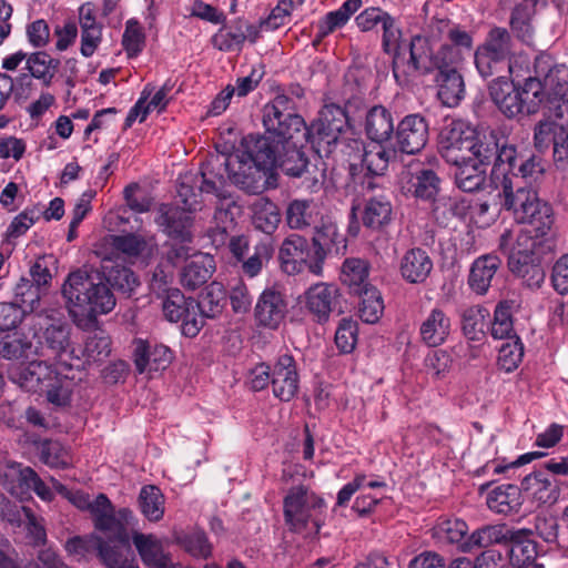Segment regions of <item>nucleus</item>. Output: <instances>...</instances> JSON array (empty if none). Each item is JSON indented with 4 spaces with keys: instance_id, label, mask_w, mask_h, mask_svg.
<instances>
[{
    "instance_id": "1",
    "label": "nucleus",
    "mask_w": 568,
    "mask_h": 568,
    "mask_svg": "<svg viewBox=\"0 0 568 568\" xmlns=\"http://www.w3.org/2000/svg\"><path fill=\"white\" fill-rule=\"evenodd\" d=\"M265 134L245 136L242 150L230 154L223 164L229 179L241 190L260 194L266 190L271 171L277 166L283 146L288 139L301 138L304 119L294 113V102L277 94L263 109Z\"/></svg>"
},
{
    "instance_id": "2",
    "label": "nucleus",
    "mask_w": 568,
    "mask_h": 568,
    "mask_svg": "<svg viewBox=\"0 0 568 568\" xmlns=\"http://www.w3.org/2000/svg\"><path fill=\"white\" fill-rule=\"evenodd\" d=\"M69 315L75 323L97 320L113 311L116 300L101 272L78 268L70 272L61 287Z\"/></svg>"
},
{
    "instance_id": "3",
    "label": "nucleus",
    "mask_w": 568,
    "mask_h": 568,
    "mask_svg": "<svg viewBox=\"0 0 568 568\" xmlns=\"http://www.w3.org/2000/svg\"><path fill=\"white\" fill-rule=\"evenodd\" d=\"M501 187V206L509 211L515 221L520 224H529L536 232V237L546 235L554 222L551 205L541 200L532 186H525L518 181V176H505L498 185Z\"/></svg>"
},
{
    "instance_id": "4",
    "label": "nucleus",
    "mask_w": 568,
    "mask_h": 568,
    "mask_svg": "<svg viewBox=\"0 0 568 568\" xmlns=\"http://www.w3.org/2000/svg\"><path fill=\"white\" fill-rule=\"evenodd\" d=\"M326 501L304 485L293 486L283 499L284 521L295 534L318 535L325 523Z\"/></svg>"
},
{
    "instance_id": "5",
    "label": "nucleus",
    "mask_w": 568,
    "mask_h": 568,
    "mask_svg": "<svg viewBox=\"0 0 568 568\" xmlns=\"http://www.w3.org/2000/svg\"><path fill=\"white\" fill-rule=\"evenodd\" d=\"M382 29L383 50L393 55V74L398 82H405L406 75L414 72L426 73L429 71L425 52L426 41L423 38L415 37L410 40L408 44L409 60L405 64L404 58L400 55V30L395 26L394 18L388 16L382 23Z\"/></svg>"
},
{
    "instance_id": "6",
    "label": "nucleus",
    "mask_w": 568,
    "mask_h": 568,
    "mask_svg": "<svg viewBox=\"0 0 568 568\" xmlns=\"http://www.w3.org/2000/svg\"><path fill=\"white\" fill-rule=\"evenodd\" d=\"M347 125L348 119L345 110L336 104H327L320 112L318 119L310 128L306 126L307 141L317 146V151L323 148L328 153Z\"/></svg>"
},
{
    "instance_id": "7",
    "label": "nucleus",
    "mask_w": 568,
    "mask_h": 568,
    "mask_svg": "<svg viewBox=\"0 0 568 568\" xmlns=\"http://www.w3.org/2000/svg\"><path fill=\"white\" fill-rule=\"evenodd\" d=\"M281 268L288 275H294L308 268L311 273H322V261L311 255V248L305 237L298 234L288 235L282 243L278 252Z\"/></svg>"
},
{
    "instance_id": "8",
    "label": "nucleus",
    "mask_w": 568,
    "mask_h": 568,
    "mask_svg": "<svg viewBox=\"0 0 568 568\" xmlns=\"http://www.w3.org/2000/svg\"><path fill=\"white\" fill-rule=\"evenodd\" d=\"M447 42L443 43L433 55V65L438 71L458 70L462 67L465 54L473 48V37L458 26L452 27L446 34Z\"/></svg>"
},
{
    "instance_id": "9",
    "label": "nucleus",
    "mask_w": 568,
    "mask_h": 568,
    "mask_svg": "<svg viewBox=\"0 0 568 568\" xmlns=\"http://www.w3.org/2000/svg\"><path fill=\"white\" fill-rule=\"evenodd\" d=\"M191 298L173 288L168 291L162 305L165 318L170 322H182V333L187 337L196 336L203 327V316L195 314V308L191 310Z\"/></svg>"
},
{
    "instance_id": "10",
    "label": "nucleus",
    "mask_w": 568,
    "mask_h": 568,
    "mask_svg": "<svg viewBox=\"0 0 568 568\" xmlns=\"http://www.w3.org/2000/svg\"><path fill=\"white\" fill-rule=\"evenodd\" d=\"M534 73L541 78L548 94V108L556 105L568 93V69L555 63L548 54H539L535 59Z\"/></svg>"
},
{
    "instance_id": "11",
    "label": "nucleus",
    "mask_w": 568,
    "mask_h": 568,
    "mask_svg": "<svg viewBox=\"0 0 568 568\" xmlns=\"http://www.w3.org/2000/svg\"><path fill=\"white\" fill-rule=\"evenodd\" d=\"M307 135L308 132L306 130V123L304 122L302 136L287 140L281 152L277 166H280L286 175L292 178H305V180L310 181L307 187L314 189L318 185V180L315 176H308L311 174L308 159L302 151L304 143L307 142Z\"/></svg>"
},
{
    "instance_id": "12",
    "label": "nucleus",
    "mask_w": 568,
    "mask_h": 568,
    "mask_svg": "<svg viewBox=\"0 0 568 568\" xmlns=\"http://www.w3.org/2000/svg\"><path fill=\"white\" fill-rule=\"evenodd\" d=\"M271 386L273 395L282 402H290L297 395L300 373L292 355L283 354L275 359L272 365Z\"/></svg>"
},
{
    "instance_id": "13",
    "label": "nucleus",
    "mask_w": 568,
    "mask_h": 568,
    "mask_svg": "<svg viewBox=\"0 0 568 568\" xmlns=\"http://www.w3.org/2000/svg\"><path fill=\"white\" fill-rule=\"evenodd\" d=\"M155 223L164 234L173 240L181 243L192 241V212L180 206L161 204L158 209Z\"/></svg>"
},
{
    "instance_id": "14",
    "label": "nucleus",
    "mask_w": 568,
    "mask_h": 568,
    "mask_svg": "<svg viewBox=\"0 0 568 568\" xmlns=\"http://www.w3.org/2000/svg\"><path fill=\"white\" fill-rule=\"evenodd\" d=\"M428 123L420 114L406 115L395 131L398 148L407 154L423 150L428 141Z\"/></svg>"
},
{
    "instance_id": "15",
    "label": "nucleus",
    "mask_w": 568,
    "mask_h": 568,
    "mask_svg": "<svg viewBox=\"0 0 568 568\" xmlns=\"http://www.w3.org/2000/svg\"><path fill=\"white\" fill-rule=\"evenodd\" d=\"M90 513L95 529L104 534H112L114 540L123 546L129 545L128 529L116 519L114 507L106 495L99 494L93 499Z\"/></svg>"
},
{
    "instance_id": "16",
    "label": "nucleus",
    "mask_w": 568,
    "mask_h": 568,
    "mask_svg": "<svg viewBox=\"0 0 568 568\" xmlns=\"http://www.w3.org/2000/svg\"><path fill=\"white\" fill-rule=\"evenodd\" d=\"M287 313L283 294L275 288H265L255 305L254 314L261 326L276 329Z\"/></svg>"
},
{
    "instance_id": "17",
    "label": "nucleus",
    "mask_w": 568,
    "mask_h": 568,
    "mask_svg": "<svg viewBox=\"0 0 568 568\" xmlns=\"http://www.w3.org/2000/svg\"><path fill=\"white\" fill-rule=\"evenodd\" d=\"M134 345V364L140 374L163 371L172 361V353L164 345H152L143 339H136Z\"/></svg>"
},
{
    "instance_id": "18",
    "label": "nucleus",
    "mask_w": 568,
    "mask_h": 568,
    "mask_svg": "<svg viewBox=\"0 0 568 568\" xmlns=\"http://www.w3.org/2000/svg\"><path fill=\"white\" fill-rule=\"evenodd\" d=\"M474 63L478 74L483 79L503 73L520 77L521 71L527 70L525 65L517 63V60L505 59L479 47H477L474 52Z\"/></svg>"
},
{
    "instance_id": "19",
    "label": "nucleus",
    "mask_w": 568,
    "mask_h": 568,
    "mask_svg": "<svg viewBox=\"0 0 568 568\" xmlns=\"http://www.w3.org/2000/svg\"><path fill=\"white\" fill-rule=\"evenodd\" d=\"M537 239L529 231L521 229L505 230L499 237L498 250L508 261L537 256Z\"/></svg>"
},
{
    "instance_id": "20",
    "label": "nucleus",
    "mask_w": 568,
    "mask_h": 568,
    "mask_svg": "<svg viewBox=\"0 0 568 568\" xmlns=\"http://www.w3.org/2000/svg\"><path fill=\"white\" fill-rule=\"evenodd\" d=\"M452 321L446 312L435 306L422 321L419 336L424 344L429 347L443 345L450 334Z\"/></svg>"
},
{
    "instance_id": "21",
    "label": "nucleus",
    "mask_w": 568,
    "mask_h": 568,
    "mask_svg": "<svg viewBox=\"0 0 568 568\" xmlns=\"http://www.w3.org/2000/svg\"><path fill=\"white\" fill-rule=\"evenodd\" d=\"M534 531L527 528H515L507 544L509 562L517 568L530 566L537 557V542L532 539Z\"/></svg>"
},
{
    "instance_id": "22",
    "label": "nucleus",
    "mask_w": 568,
    "mask_h": 568,
    "mask_svg": "<svg viewBox=\"0 0 568 568\" xmlns=\"http://www.w3.org/2000/svg\"><path fill=\"white\" fill-rule=\"evenodd\" d=\"M70 331V325L63 322H54L48 325L39 336L41 351L38 349V354L62 357L64 354L72 353Z\"/></svg>"
},
{
    "instance_id": "23",
    "label": "nucleus",
    "mask_w": 568,
    "mask_h": 568,
    "mask_svg": "<svg viewBox=\"0 0 568 568\" xmlns=\"http://www.w3.org/2000/svg\"><path fill=\"white\" fill-rule=\"evenodd\" d=\"M337 300L338 291L334 285L318 283L306 292V307L320 323L326 322L336 310Z\"/></svg>"
},
{
    "instance_id": "24",
    "label": "nucleus",
    "mask_w": 568,
    "mask_h": 568,
    "mask_svg": "<svg viewBox=\"0 0 568 568\" xmlns=\"http://www.w3.org/2000/svg\"><path fill=\"white\" fill-rule=\"evenodd\" d=\"M477 47L505 59L517 60V63L523 64L528 69V58L523 53L516 52L513 36L506 28L493 27L485 36L483 42Z\"/></svg>"
},
{
    "instance_id": "25",
    "label": "nucleus",
    "mask_w": 568,
    "mask_h": 568,
    "mask_svg": "<svg viewBox=\"0 0 568 568\" xmlns=\"http://www.w3.org/2000/svg\"><path fill=\"white\" fill-rule=\"evenodd\" d=\"M520 490L538 505L554 504L558 498V487L545 470H536L525 476Z\"/></svg>"
},
{
    "instance_id": "26",
    "label": "nucleus",
    "mask_w": 568,
    "mask_h": 568,
    "mask_svg": "<svg viewBox=\"0 0 568 568\" xmlns=\"http://www.w3.org/2000/svg\"><path fill=\"white\" fill-rule=\"evenodd\" d=\"M132 540L145 566L150 568L174 567L172 558L164 552L161 541L154 535L134 531Z\"/></svg>"
},
{
    "instance_id": "27",
    "label": "nucleus",
    "mask_w": 568,
    "mask_h": 568,
    "mask_svg": "<svg viewBox=\"0 0 568 568\" xmlns=\"http://www.w3.org/2000/svg\"><path fill=\"white\" fill-rule=\"evenodd\" d=\"M432 270V258L425 250L419 247L408 250L399 262V273L410 284L424 283Z\"/></svg>"
},
{
    "instance_id": "28",
    "label": "nucleus",
    "mask_w": 568,
    "mask_h": 568,
    "mask_svg": "<svg viewBox=\"0 0 568 568\" xmlns=\"http://www.w3.org/2000/svg\"><path fill=\"white\" fill-rule=\"evenodd\" d=\"M215 270L214 258L209 254L197 253L183 266L180 281L189 290H195L204 285Z\"/></svg>"
},
{
    "instance_id": "29",
    "label": "nucleus",
    "mask_w": 568,
    "mask_h": 568,
    "mask_svg": "<svg viewBox=\"0 0 568 568\" xmlns=\"http://www.w3.org/2000/svg\"><path fill=\"white\" fill-rule=\"evenodd\" d=\"M499 266L500 260L496 255L487 254L476 258L468 276L469 287L478 295L486 294Z\"/></svg>"
},
{
    "instance_id": "30",
    "label": "nucleus",
    "mask_w": 568,
    "mask_h": 568,
    "mask_svg": "<svg viewBox=\"0 0 568 568\" xmlns=\"http://www.w3.org/2000/svg\"><path fill=\"white\" fill-rule=\"evenodd\" d=\"M514 530V527L505 524L484 526L467 538L462 550L469 551L473 547H489L494 544L507 546Z\"/></svg>"
},
{
    "instance_id": "31",
    "label": "nucleus",
    "mask_w": 568,
    "mask_h": 568,
    "mask_svg": "<svg viewBox=\"0 0 568 568\" xmlns=\"http://www.w3.org/2000/svg\"><path fill=\"white\" fill-rule=\"evenodd\" d=\"M54 369L42 361H32L12 372V379L28 392H41Z\"/></svg>"
},
{
    "instance_id": "32",
    "label": "nucleus",
    "mask_w": 568,
    "mask_h": 568,
    "mask_svg": "<svg viewBox=\"0 0 568 568\" xmlns=\"http://www.w3.org/2000/svg\"><path fill=\"white\" fill-rule=\"evenodd\" d=\"M365 132L373 142L388 141L394 133V120L390 111L383 105L369 109L365 119Z\"/></svg>"
},
{
    "instance_id": "33",
    "label": "nucleus",
    "mask_w": 568,
    "mask_h": 568,
    "mask_svg": "<svg viewBox=\"0 0 568 568\" xmlns=\"http://www.w3.org/2000/svg\"><path fill=\"white\" fill-rule=\"evenodd\" d=\"M437 97L446 106H456L465 95L464 79L458 70L438 71L436 75Z\"/></svg>"
},
{
    "instance_id": "34",
    "label": "nucleus",
    "mask_w": 568,
    "mask_h": 568,
    "mask_svg": "<svg viewBox=\"0 0 568 568\" xmlns=\"http://www.w3.org/2000/svg\"><path fill=\"white\" fill-rule=\"evenodd\" d=\"M521 505V490L516 485L498 486L487 496V506L497 514L510 515L518 513Z\"/></svg>"
},
{
    "instance_id": "35",
    "label": "nucleus",
    "mask_w": 568,
    "mask_h": 568,
    "mask_svg": "<svg viewBox=\"0 0 568 568\" xmlns=\"http://www.w3.org/2000/svg\"><path fill=\"white\" fill-rule=\"evenodd\" d=\"M509 272L530 290H538L546 277L538 256L508 261Z\"/></svg>"
},
{
    "instance_id": "36",
    "label": "nucleus",
    "mask_w": 568,
    "mask_h": 568,
    "mask_svg": "<svg viewBox=\"0 0 568 568\" xmlns=\"http://www.w3.org/2000/svg\"><path fill=\"white\" fill-rule=\"evenodd\" d=\"M537 0H523L517 4L510 17V28L517 39L526 44H531L534 39V29L531 19L536 13Z\"/></svg>"
},
{
    "instance_id": "37",
    "label": "nucleus",
    "mask_w": 568,
    "mask_h": 568,
    "mask_svg": "<svg viewBox=\"0 0 568 568\" xmlns=\"http://www.w3.org/2000/svg\"><path fill=\"white\" fill-rule=\"evenodd\" d=\"M28 470L33 469L16 462H7L0 465V481L4 489L16 497L22 498L27 495Z\"/></svg>"
},
{
    "instance_id": "38",
    "label": "nucleus",
    "mask_w": 568,
    "mask_h": 568,
    "mask_svg": "<svg viewBox=\"0 0 568 568\" xmlns=\"http://www.w3.org/2000/svg\"><path fill=\"white\" fill-rule=\"evenodd\" d=\"M28 470L33 469L16 462H7L0 465V481L4 489L16 497L22 498L27 495Z\"/></svg>"
},
{
    "instance_id": "39",
    "label": "nucleus",
    "mask_w": 568,
    "mask_h": 568,
    "mask_svg": "<svg viewBox=\"0 0 568 568\" xmlns=\"http://www.w3.org/2000/svg\"><path fill=\"white\" fill-rule=\"evenodd\" d=\"M252 220L255 229L263 233L273 234L280 222L281 213L277 205L266 197H258L252 204Z\"/></svg>"
},
{
    "instance_id": "40",
    "label": "nucleus",
    "mask_w": 568,
    "mask_h": 568,
    "mask_svg": "<svg viewBox=\"0 0 568 568\" xmlns=\"http://www.w3.org/2000/svg\"><path fill=\"white\" fill-rule=\"evenodd\" d=\"M392 204L385 196H374L366 201L363 212V225L371 230H381L392 220Z\"/></svg>"
},
{
    "instance_id": "41",
    "label": "nucleus",
    "mask_w": 568,
    "mask_h": 568,
    "mask_svg": "<svg viewBox=\"0 0 568 568\" xmlns=\"http://www.w3.org/2000/svg\"><path fill=\"white\" fill-rule=\"evenodd\" d=\"M397 156L394 148H387L382 143L374 142L364 150L362 165L372 175H384L389 163Z\"/></svg>"
},
{
    "instance_id": "42",
    "label": "nucleus",
    "mask_w": 568,
    "mask_h": 568,
    "mask_svg": "<svg viewBox=\"0 0 568 568\" xmlns=\"http://www.w3.org/2000/svg\"><path fill=\"white\" fill-rule=\"evenodd\" d=\"M225 294L220 283L213 282L207 286L206 292L200 301L191 298V310L195 308V314L205 318H214L222 313L224 307Z\"/></svg>"
},
{
    "instance_id": "43",
    "label": "nucleus",
    "mask_w": 568,
    "mask_h": 568,
    "mask_svg": "<svg viewBox=\"0 0 568 568\" xmlns=\"http://www.w3.org/2000/svg\"><path fill=\"white\" fill-rule=\"evenodd\" d=\"M439 191V178L430 169H416L408 181L407 192L420 200H434Z\"/></svg>"
},
{
    "instance_id": "44",
    "label": "nucleus",
    "mask_w": 568,
    "mask_h": 568,
    "mask_svg": "<svg viewBox=\"0 0 568 568\" xmlns=\"http://www.w3.org/2000/svg\"><path fill=\"white\" fill-rule=\"evenodd\" d=\"M313 244L315 247V255L323 262L326 252L331 251L334 245L343 242V236L338 233L335 222L329 217L321 219L320 224H314Z\"/></svg>"
},
{
    "instance_id": "45",
    "label": "nucleus",
    "mask_w": 568,
    "mask_h": 568,
    "mask_svg": "<svg viewBox=\"0 0 568 568\" xmlns=\"http://www.w3.org/2000/svg\"><path fill=\"white\" fill-rule=\"evenodd\" d=\"M138 503L140 511L149 521L156 523L163 518L165 498L156 486H143L140 490Z\"/></svg>"
},
{
    "instance_id": "46",
    "label": "nucleus",
    "mask_w": 568,
    "mask_h": 568,
    "mask_svg": "<svg viewBox=\"0 0 568 568\" xmlns=\"http://www.w3.org/2000/svg\"><path fill=\"white\" fill-rule=\"evenodd\" d=\"M38 354V347L23 333L13 332L0 339V356L4 359L28 358Z\"/></svg>"
},
{
    "instance_id": "47",
    "label": "nucleus",
    "mask_w": 568,
    "mask_h": 568,
    "mask_svg": "<svg viewBox=\"0 0 568 568\" xmlns=\"http://www.w3.org/2000/svg\"><path fill=\"white\" fill-rule=\"evenodd\" d=\"M104 282L125 296H131L140 285L134 272L124 265L115 264L110 268L104 266Z\"/></svg>"
},
{
    "instance_id": "48",
    "label": "nucleus",
    "mask_w": 568,
    "mask_h": 568,
    "mask_svg": "<svg viewBox=\"0 0 568 568\" xmlns=\"http://www.w3.org/2000/svg\"><path fill=\"white\" fill-rule=\"evenodd\" d=\"M368 264L361 258H346L342 266L341 280L353 294L363 292L371 285L367 283Z\"/></svg>"
},
{
    "instance_id": "49",
    "label": "nucleus",
    "mask_w": 568,
    "mask_h": 568,
    "mask_svg": "<svg viewBox=\"0 0 568 568\" xmlns=\"http://www.w3.org/2000/svg\"><path fill=\"white\" fill-rule=\"evenodd\" d=\"M462 329L470 341H481L485 337L486 320L489 312L481 305H473L462 313Z\"/></svg>"
},
{
    "instance_id": "50",
    "label": "nucleus",
    "mask_w": 568,
    "mask_h": 568,
    "mask_svg": "<svg viewBox=\"0 0 568 568\" xmlns=\"http://www.w3.org/2000/svg\"><path fill=\"white\" fill-rule=\"evenodd\" d=\"M486 176V169L476 163L473 159L456 166L454 172L455 183L464 192L479 190Z\"/></svg>"
},
{
    "instance_id": "51",
    "label": "nucleus",
    "mask_w": 568,
    "mask_h": 568,
    "mask_svg": "<svg viewBox=\"0 0 568 568\" xmlns=\"http://www.w3.org/2000/svg\"><path fill=\"white\" fill-rule=\"evenodd\" d=\"M316 204L307 200H294L286 209V222L293 230H302L316 223Z\"/></svg>"
},
{
    "instance_id": "52",
    "label": "nucleus",
    "mask_w": 568,
    "mask_h": 568,
    "mask_svg": "<svg viewBox=\"0 0 568 568\" xmlns=\"http://www.w3.org/2000/svg\"><path fill=\"white\" fill-rule=\"evenodd\" d=\"M516 161H517V151L516 148L511 144L507 143V139L503 135L501 141L499 142V150L496 154L494 166L491 171V175L497 183L500 179V182L505 180V176H518L516 173Z\"/></svg>"
},
{
    "instance_id": "53",
    "label": "nucleus",
    "mask_w": 568,
    "mask_h": 568,
    "mask_svg": "<svg viewBox=\"0 0 568 568\" xmlns=\"http://www.w3.org/2000/svg\"><path fill=\"white\" fill-rule=\"evenodd\" d=\"M73 382L68 376L59 374L55 369L52 372L48 382L44 383L43 389L47 399L57 406H65L70 402Z\"/></svg>"
},
{
    "instance_id": "54",
    "label": "nucleus",
    "mask_w": 568,
    "mask_h": 568,
    "mask_svg": "<svg viewBox=\"0 0 568 568\" xmlns=\"http://www.w3.org/2000/svg\"><path fill=\"white\" fill-rule=\"evenodd\" d=\"M474 146V131L463 121H452L447 123L439 133L438 146Z\"/></svg>"
},
{
    "instance_id": "55",
    "label": "nucleus",
    "mask_w": 568,
    "mask_h": 568,
    "mask_svg": "<svg viewBox=\"0 0 568 568\" xmlns=\"http://www.w3.org/2000/svg\"><path fill=\"white\" fill-rule=\"evenodd\" d=\"M356 295L361 297L358 304L361 320L367 324L378 322L384 312V303L379 292L374 286H369Z\"/></svg>"
},
{
    "instance_id": "56",
    "label": "nucleus",
    "mask_w": 568,
    "mask_h": 568,
    "mask_svg": "<svg viewBox=\"0 0 568 568\" xmlns=\"http://www.w3.org/2000/svg\"><path fill=\"white\" fill-rule=\"evenodd\" d=\"M501 138L503 134L500 132L491 130L478 141L474 140V149H471L473 160L484 168L494 163Z\"/></svg>"
},
{
    "instance_id": "57",
    "label": "nucleus",
    "mask_w": 568,
    "mask_h": 568,
    "mask_svg": "<svg viewBox=\"0 0 568 568\" xmlns=\"http://www.w3.org/2000/svg\"><path fill=\"white\" fill-rule=\"evenodd\" d=\"M273 252L274 247L271 240L260 241L254 246L253 254L241 261L243 274L250 278L257 276L271 260Z\"/></svg>"
},
{
    "instance_id": "58",
    "label": "nucleus",
    "mask_w": 568,
    "mask_h": 568,
    "mask_svg": "<svg viewBox=\"0 0 568 568\" xmlns=\"http://www.w3.org/2000/svg\"><path fill=\"white\" fill-rule=\"evenodd\" d=\"M38 450L41 462L51 468H67L72 464L68 449L58 440H43Z\"/></svg>"
},
{
    "instance_id": "59",
    "label": "nucleus",
    "mask_w": 568,
    "mask_h": 568,
    "mask_svg": "<svg viewBox=\"0 0 568 568\" xmlns=\"http://www.w3.org/2000/svg\"><path fill=\"white\" fill-rule=\"evenodd\" d=\"M490 334L496 339H511L517 337L514 334L511 303L509 301H501L497 304L494 312Z\"/></svg>"
},
{
    "instance_id": "60",
    "label": "nucleus",
    "mask_w": 568,
    "mask_h": 568,
    "mask_svg": "<svg viewBox=\"0 0 568 568\" xmlns=\"http://www.w3.org/2000/svg\"><path fill=\"white\" fill-rule=\"evenodd\" d=\"M14 300L18 306L26 310V313L33 312L44 293L30 278L21 277L14 286Z\"/></svg>"
},
{
    "instance_id": "61",
    "label": "nucleus",
    "mask_w": 568,
    "mask_h": 568,
    "mask_svg": "<svg viewBox=\"0 0 568 568\" xmlns=\"http://www.w3.org/2000/svg\"><path fill=\"white\" fill-rule=\"evenodd\" d=\"M468 526L462 519H442L435 527V536L443 542L460 544L459 547L467 540Z\"/></svg>"
},
{
    "instance_id": "62",
    "label": "nucleus",
    "mask_w": 568,
    "mask_h": 568,
    "mask_svg": "<svg viewBox=\"0 0 568 568\" xmlns=\"http://www.w3.org/2000/svg\"><path fill=\"white\" fill-rule=\"evenodd\" d=\"M196 176L193 174H185L180 176L178 183V199L183 204L182 209L189 212H195L201 204V191L196 187Z\"/></svg>"
},
{
    "instance_id": "63",
    "label": "nucleus",
    "mask_w": 568,
    "mask_h": 568,
    "mask_svg": "<svg viewBox=\"0 0 568 568\" xmlns=\"http://www.w3.org/2000/svg\"><path fill=\"white\" fill-rule=\"evenodd\" d=\"M236 209L233 202L223 203L216 207L214 213L215 229L212 231L213 242L224 243L227 233L235 226L234 210Z\"/></svg>"
},
{
    "instance_id": "64",
    "label": "nucleus",
    "mask_w": 568,
    "mask_h": 568,
    "mask_svg": "<svg viewBox=\"0 0 568 568\" xmlns=\"http://www.w3.org/2000/svg\"><path fill=\"white\" fill-rule=\"evenodd\" d=\"M59 62L52 59L45 52H36L27 59V67L31 75L36 79L43 80L44 84H50L53 78V71L57 69Z\"/></svg>"
}]
</instances>
